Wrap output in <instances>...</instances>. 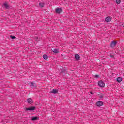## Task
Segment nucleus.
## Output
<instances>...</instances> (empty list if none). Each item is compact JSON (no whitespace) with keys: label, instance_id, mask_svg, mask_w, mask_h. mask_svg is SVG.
Wrapping results in <instances>:
<instances>
[{"label":"nucleus","instance_id":"1","mask_svg":"<svg viewBox=\"0 0 124 124\" xmlns=\"http://www.w3.org/2000/svg\"><path fill=\"white\" fill-rule=\"evenodd\" d=\"M98 86L100 87L101 88H104V87H105V83L102 80H100L98 82Z\"/></svg>","mask_w":124,"mask_h":124},{"label":"nucleus","instance_id":"2","mask_svg":"<svg viewBox=\"0 0 124 124\" xmlns=\"http://www.w3.org/2000/svg\"><path fill=\"white\" fill-rule=\"evenodd\" d=\"M116 45H117V41H112L110 43V46L111 48H114Z\"/></svg>","mask_w":124,"mask_h":124},{"label":"nucleus","instance_id":"3","mask_svg":"<svg viewBox=\"0 0 124 124\" xmlns=\"http://www.w3.org/2000/svg\"><path fill=\"white\" fill-rule=\"evenodd\" d=\"M34 109H35V107H30V108H26V111H34Z\"/></svg>","mask_w":124,"mask_h":124},{"label":"nucleus","instance_id":"4","mask_svg":"<svg viewBox=\"0 0 124 124\" xmlns=\"http://www.w3.org/2000/svg\"><path fill=\"white\" fill-rule=\"evenodd\" d=\"M56 13L60 14L61 12H62V10L61 8H58L55 9Z\"/></svg>","mask_w":124,"mask_h":124},{"label":"nucleus","instance_id":"5","mask_svg":"<svg viewBox=\"0 0 124 124\" xmlns=\"http://www.w3.org/2000/svg\"><path fill=\"white\" fill-rule=\"evenodd\" d=\"M96 105H97V106H99V107L103 105V102H102V101H99L96 103Z\"/></svg>","mask_w":124,"mask_h":124},{"label":"nucleus","instance_id":"6","mask_svg":"<svg viewBox=\"0 0 124 124\" xmlns=\"http://www.w3.org/2000/svg\"><path fill=\"white\" fill-rule=\"evenodd\" d=\"M111 20L112 19H111V17L108 16L105 18V21L107 23H109V22H111Z\"/></svg>","mask_w":124,"mask_h":124},{"label":"nucleus","instance_id":"7","mask_svg":"<svg viewBox=\"0 0 124 124\" xmlns=\"http://www.w3.org/2000/svg\"><path fill=\"white\" fill-rule=\"evenodd\" d=\"M75 59L77 61H79V60H80V55H79V54H75Z\"/></svg>","mask_w":124,"mask_h":124},{"label":"nucleus","instance_id":"8","mask_svg":"<svg viewBox=\"0 0 124 124\" xmlns=\"http://www.w3.org/2000/svg\"><path fill=\"white\" fill-rule=\"evenodd\" d=\"M52 93H54V94H56V93H58V90L56 89H53V90L51 91Z\"/></svg>","mask_w":124,"mask_h":124},{"label":"nucleus","instance_id":"9","mask_svg":"<svg viewBox=\"0 0 124 124\" xmlns=\"http://www.w3.org/2000/svg\"><path fill=\"white\" fill-rule=\"evenodd\" d=\"M117 82H118V83H121V82H122V81H123V78L121 77H118L117 78Z\"/></svg>","mask_w":124,"mask_h":124},{"label":"nucleus","instance_id":"10","mask_svg":"<svg viewBox=\"0 0 124 124\" xmlns=\"http://www.w3.org/2000/svg\"><path fill=\"white\" fill-rule=\"evenodd\" d=\"M3 6L5 8H6V9H8L9 8V6L6 3H4Z\"/></svg>","mask_w":124,"mask_h":124},{"label":"nucleus","instance_id":"11","mask_svg":"<svg viewBox=\"0 0 124 124\" xmlns=\"http://www.w3.org/2000/svg\"><path fill=\"white\" fill-rule=\"evenodd\" d=\"M52 52H53V53H54L55 54H58L59 53V49H54L52 50Z\"/></svg>","mask_w":124,"mask_h":124},{"label":"nucleus","instance_id":"12","mask_svg":"<svg viewBox=\"0 0 124 124\" xmlns=\"http://www.w3.org/2000/svg\"><path fill=\"white\" fill-rule=\"evenodd\" d=\"M30 86H31V88H33L34 87H36V84L33 82H31Z\"/></svg>","mask_w":124,"mask_h":124},{"label":"nucleus","instance_id":"13","mask_svg":"<svg viewBox=\"0 0 124 124\" xmlns=\"http://www.w3.org/2000/svg\"><path fill=\"white\" fill-rule=\"evenodd\" d=\"M27 102H28V103H30V104L33 102L31 98H28L27 99Z\"/></svg>","mask_w":124,"mask_h":124},{"label":"nucleus","instance_id":"14","mask_svg":"<svg viewBox=\"0 0 124 124\" xmlns=\"http://www.w3.org/2000/svg\"><path fill=\"white\" fill-rule=\"evenodd\" d=\"M43 58L45 60H47L48 59V56L46 54H44L43 55Z\"/></svg>","mask_w":124,"mask_h":124},{"label":"nucleus","instance_id":"15","mask_svg":"<svg viewBox=\"0 0 124 124\" xmlns=\"http://www.w3.org/2000/svg\"><path fill=\"white\" fill-rule=\"evenodd\" d=\"M39 6H40V7H43L44 6V3H39Z\"/></svg>","mask_w":124,"mask_h":124},{"label":"nucleus","instance_id":"16","mask_svg":"<svg viewBox=\"0 0 124 124\" xmlns=\"http://www.w3.org/2000/svg\"><path fill=\"white\" fill-rule=\"evenodd\" d=\"M116 2L117 4H120L121 3V0H116Z\"/></svg>","mask_w":124,"mask_h":124},{"label":"nucleus","instance_id":"17","mask_svg":"<svg viewBox=\"0 0 124 124\" xmlns=\"http://www.w3.org/2000/svg\"><path fill=\"white\" fill-rule=\"evenodd\" d=\"M37 120V117H34L32 118V121H36Z\"/></svg>","mask_w":124,"mask_h":124},{"label":"nucleus","instance_id":"18","mask_svg":"<svg viewBox=\"0 0 124 124\" xmlns=\"http://www.w3.org/2000/svg\"><path fill=\"white\" fill-rule=\"evenodd\" d=\"M10 37H11V38H12V39H15V38H16V37H15L14 36H12V35H11Z\"/></svg>","mask_w":124,"mask_h":124},{"label":"nucleus","instance_id":"19","mask_svg":"<svg viewBox=\"0 0 124 124\" xmlns=\"http://www.w3.org/2000/svg\"><path fill=\"white\" fill-rule=\"evenodd\" d=\"M95 77L96 78H99V76L96 75H95Z\"/></svg>","mask_w":124,"mask_h":124},{"label":"nucleus","instance_id":"20","mask_svg":"<svg viewBox=\"0 0 124 124\" xmlns=\"http://www.w3.org/2000/svg\"><path fill=\"white\" fill-rule=\"evenodd\" d=\"M103 97V96H99V98H102Z\"/></svg>","mask_w":124,"mask_h":124},{"label":"nucleus","instance_id":"21","mask_svg":"<svg viewBox=\"0 0 124 124\" xmlns=\"http://www.w3.org/2000/svg\"><path fill=\"white\" fill-rule=\"evenodd\" d=\"M91 94H93V92H90Z\"/></svg>","mask_w":124,"mask_h":124},{"label":"nucleus","instance_id":"22","mask_svg":"<svg viewBox=\"0 0 124 124\" xmlns=\"http://www.w3.org/2000/svg\"><path fill=\"white\" fill-rule=\"evenodd\" d=\"M110 57H111V58H113V55H110Z\"/></svg>","mask_w":124,"mask_h":124}]
</instances>
